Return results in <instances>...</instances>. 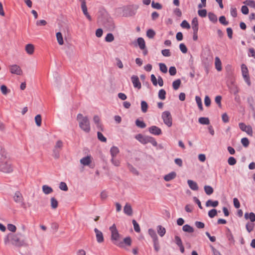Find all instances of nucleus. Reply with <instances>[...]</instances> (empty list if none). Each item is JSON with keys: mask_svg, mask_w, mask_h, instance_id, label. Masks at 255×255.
<instances>
[{"mask_svg": "<svg viewBox=\"0 0 255 255\" xmlns=\"http://www.w3.org/2000/svg\"><path fill=\"white\" fill-rule=\"evenodd\" d=\"M199 123L203 125H208L210 124V121L208 118L201 117L198 120Z\"/></svg>", "mask_w": 255, "mask_h": 255, "instance_id": "nucleus-30", "label": "nucleus"}, {"mask_svg": "<svg viewBox=\"0 0 255 255\" xmlns=\"http://www.w3.org/2000/svg\"><path fill=\"white\" fill-rule=\"evenodd\" d=\"M131 80L134 88H137L138 89H140L141 88V83L137 76H132L131 77Z\"/></svg>", "mask_w": 255, "mask_h": 255, "instance_id": "nucleus-12", "label": "nucleus"}, {"mask_svg": "<svg viewBox=\"0 0 255 255\" xmlns=\"http://www.w3.org/2000/svg\"><path fill=\"white\" fill-rule=\"evenodd\" d=\"M215 67L218 71L222 70V63L218 57L215 58Z\"/></svg>", "mask_w": 255, "mask_h": 255, "instance_id": "nucleus-25", "label": "nucleus"}, {"mask_svg": "<svg viewBox=\"0 0 255 255\" xmlns=\"http://www.w3.org/2000/svg\"><path fill=\"white\" fill-rule=\"evenodd\" d=\"M35 122L38 127H40L41 125V116L40 115H37L35 117Z\"/></svg>", "mask_w": 255, "mask_h": 255, "instance_id": "nucleus-49", "label": "nucleus"}, {"mask_svg": "<svg viewBox=\"0 0 255 255\" xmlns=\"http://www.w3.org/2000/svg\"><path fill=\"white\" fill-rule=\"evenodd\" d=\"M56 35L59 44L61 45H63L64 41L62 33L60 32H58L56 33Z\"/></svg>", "mask_w": 255, "mask_h": 255, "instance_id": "nucleus-34", "label": "nucleus"}, {"mask_svg": "<svg viewBox=\"0 0 255 255\" xmlns=\"http://www.w3.org/2000/svg\"><path fill=\"white\" fill-rule=\"evenodd\" d=\"M42 188L43 193L46 195L49 194L53 192L52 188L47 185H43Z\"/></svg>", "mask_w": 255, "mask_h": 255, "instance_id": "nucleus-24", "label": "nucleus"}, {"mask_svg": "<svg viewBox=\"0 0 255 255\" xmlns=\"http://www.w3.org/2000/svg\"><path fill=\"white\" fill-rule=\"evenodd\" d=\"M120 151L118 147L113 146L110 149V153L112 157H115L119 153Z\"/></svg>", "mask_w": 255, "mask_h": 255, "instance_id": "nucleus-19", "label": "nucleus"}, {"mask_svg": "<svg viewBox=\"0 0 255 255\" xmlns=\"http://www.w3.org/2000/svg\"><path fill=\"white\" fill-rule=\"evenodd\" d=\"M124 212L128 216L132 215L133 211L131 205L128 203H126L124 207Z\"/></svg>", "mask_w": 255, "mask_h": 255, "instance_id": "nucleus-14", "label": "nucleus"}, {"mask_svg": "<svg viewBox=\"0 0 255 255\" xmlns=\"http://www.w3.org/2000/svg\"><path fill=\"white\" fill-rule=\"evenodd\" d=\"M135 46H138L140 49H144L145 42L142 37H138L136 40V43L134 44Z\"/></svg>", "mask_w": 255, "mask_h": 255, "instance_id": "nucleus-15", "label": "nucleus"}, {"mask_svg": "<svg viewBox=\"0 0 255 255\" xmlns=\"http://www.w3.org/2000/svg\"><path fill=\"white\" fill-rule=\"evenodd\" d=\"M182 230L184 232L189 233H192L194 232L193 228L188 224L184 225L182 227Z\"/></svg>", "mask_w": 255, "mask_h": 255, "instance_id": "nucleus-27", "label": "nucleus"}, {"mask_svg": "<svg viewBox=\"0 0 255 255\" xmlns=\"http://www.w3.org/2000/svg\"><path fill=\"white\" fill-rule=\"evenodd\" d=\"M157 230L158 235L161 237L164 236L166 233V230L165 228L163 227L161 225H158L157 227Z\"/></svg>", "mask_w": 255, "mask_h": 255, "instance_id": "nucleus-23", "label": "nucleus"}, {"mask_svg": "<svg viewBox=\"0 0 255 255\" xmlns=\"http://www.w3.org/2000/svg\"><path fill=\"white\" fill-rule=\"evenodd\" d=\"M230 91L231 93L234 95H236L238 93V90L236 86L233 85L232 87H229Z\"/></svg>", "mask_w": 255, "mask_h": 255, "instance_id": "nucleus-58", "label": "nucleus"}, {"mask_svg": "<svg viewBox=\"0 0 255 255\" xmlns=\"http://www.w3.org/2000/svg\"><path fill=\"white\" fill-rule=\"evenodd\" d=\"M104 26L108 30L113 31L115 28V24L114 20L111 17H108L104 21Z\"/></svg>", "mask_w": 255, "mask_h": 255, "instance_id": "nucleus-6", "label": "nucleus"}, {"mask_svg": "<svg viewBox=\"0 0 255 255\" xmlns=\"http://www.w3.org/2000/svg\"><path fill=\"white\" fill-rule=\"evenodd\" d=\"M241 11L245 15H247L249 13V8L246 4L245 5H243L242 6Z\"/></svg>", "mask_w": 255, "mask_h": 255, "instance_id": "nucleus-62", "label": "nucleus"}, {"mask_svg": "<svg viewBox=\"0 0 255 255\" xmlns=\"http://www.w3.org/2000/svg\"><path fill=\"white\" fill-rule=\"evenodd\" d=\"M105 40L106 42H111L114 40V36L111 33H108L105 37Z\"/></svg>", "mask_w": 255, "mask_h": 255, "instance_id": "nucleus-44", "label": "nucleus"}, {"mask_svg": "<svg viewBox=\"0 0 255 255\" xmlns=\"http://www.w3.org/2000/svg\"><path fill=\"white\" fill-rule=\"evenodd\" d=\"M181 84L180 79H178L174 81L172 83V87L174 90H177L179 89Z\"/></svg>", "mask_w": 255, "mask_h": 255, "instance_id": "nucleus-31", "label": "nucleus"}, {"mask_svg": "<svg viewBox=\"0 0 255 255\" xmlns=\"http://www.w3.org/2000/svg\"><path fill=\"white\" fill-rule=\"evenodd\" d=\"M121 238H116L111 240L113 243L121 248H124V244L127 246H130L131 245V239L130 237L125 238L123 241H121Z\"/></svg>", "mask_w": 255, "mask_h": 255, "instance_id": "nucleus-4", "label": "nucleus"}, {"mask_svg": "<svg viewBox=\"0 0 255 255\" xmlns=\"http://www.w3.org/2000/svg\"><path fill=\"white\" fill-rule=\"evenodd\" d=\"M195 100L199 109H200V110L202 111L203 110V108L201 98L198 96H196L195 97Z\"/></svg>", "mask_w": 255, "mask_h": 255, "instance_id": "nucleus-37", "label": "nucleus"}, {"mask_svg": "<svg viewBox=\"0 0 255 255\" xmlns=\"http://www.w3.org/2000/svg\"><path fill=\"white\" fill-rule=\"evenodd\" d=\"M243 3L248 6L255 8V1L254 0H246Z\"/></svg>", "mask_w": 255, "mask_h": 255, "instance_id": "nucleus-43", "label": "nucleus"}, {"mask_svg": "<svg viewBox=\"0 0 255 255\" xmlns=\"http://www.w3.org/2000/svg\"><path fill=\"white\" fill-rule=\"evenodd\" d=\"M169 73L171 76H174L177 73V70L175 67L171 66L169 69Z\"/></svg>", "mask_w": 255, "mask_h": 255, "instance_id": "nucleus-61", "label": "nucleus"}, {"mask_svg": "<svg viewBox=\"0 0 255 255\" xmlns=\"http://www.w3.org/2000/svg\"><path fill=\"white\" fill-rule=\"evenodd\" d=\"M208 17L211 21L213 23H216L217 22L218 18L216 14H215L213 12H209L208 13Z\"/></svg>", "mask_w": 255, "mask_h": 255, "instance_id": "nucleus-33", "label": "nucleus"}, {"mask_svg": "<svg viewBox=\"0 0 255 255\" xmlns=\"http://www.w3.org/2000/svg\"><path fill=\"white\" fill-rule=\"evenodd\" d=\"M128 167L129 170L132 172L133 174L138 175L139 174L138 171L134 168L131 164L128 163Z\"/></svg>", "mask_w": 255, "mask_h": 255, "instance_id": "nucleus-38", "label": "nucleus"}, {"mask_svg": "<svg viewBox=\"0 0 255 255\" xmlns=\"http://www.w3.org/2000/svg\"><path fill=\"white\" fill-rule=\"evenodd\" d=\"M249 56L254 57L255 59V50L254 49V48H250L249 50Z\"/></svg>", "mask_w": 255, "mask_h": 255, "instance_id": "nucleus-64", "label": "nucleus"}, {"mask_svg": "<svg viewBox=\"0 0 255 255\" xmlns=\"http://www.w3.org/2000/svg\"><path fill=\"white\" fill-rule=\"evenodd\" d=\"M132 222L133 225L134 231L137 233H139L140 231V229L139 224L135 220H133Z\"/></svg>", "mask_w": 255, "mask_h": 255, "instance_id": "nucleus-45", "label": "nucleus"}, {"mask_svg": "<svg viewBox=\"0 0 255 255\" xmlns=\"http://www.w3.org/2000/svg\"><path fill=\"white\" fill-rule=\"evenodd\" d=\"M179 49L183 53H186L187 52V48L184 43H182L179 44Z\"/></svg>", "mask_w": 255, "mask_h": 255, "instance_id": "nucleus-57", "label": "nucleus"}, {"mask_svg": "<svg viewBox=\"0 0 255 255\" xmlns=\"http://www.w3.org/2000/svg\"><path fill=\"white\" fill-rule=\"evenodd\" d=\"M241 143L245 147H247L249 145L250 142L247 137H243L241 139Z\"/></svg>", "mask_w": 255, "mask_h": 255, "instance_id": "nucleus-52", "label": "nucleus"}, {"mask_svg": "<svg viewBox=\"0 0 255 255\" xmlns=\"http://www.w3.org/2000/svg\"><path fill=\"white\" fill-rule=\"evenodd\" d=\"M34 46L31 44H28L25 46V50L29 54H32L34 52Z\"/></svg>", "mask_w": 255, "mask_h": 255, "instance_id": "nucleus-29", "label": "nucleus"}, {"mask_svg": "<svg viewBox=\"0 0 255 255\" xmlns=\"http://www.w3.org/2000/svg\"><path fill=\"white\" fill-rule=\"evenodd\" d=\"M176 173L174 171H172L166 175L164 177V179L166 181H169L176 177Z\"/></svg>", "mask_w": 255, "mask_h": 255, "instance_id": "nucleus-17", "label": "nucleus"}, {"mask_svg": "<svg viewBox=\"0 0 255 255\" xmlns=\"http://www.w3.org/2000/svg\"><path fill=\"white\" fill-rule=\"evenodd\" d=\"M187 183H188L190 188L191 189H192V190L197 191L198 190L199 187H198L197 183L196 182H195L192 180H188L187 181Z\"/></svg>", "mask_w": 255, "mask_h": 255, "instance_id": "nucleus-16", "label": "nucleus"}, {"mask_svg": "<svg viewBox=\"0 0 255 255\" xmlns=\"http://www.w3.org/2000/svg\"><path fill=\"white\" fill-rule=\"evenodd\" d=\"M241 71L243 76L249 75L248 68L245 64H242L241 65Z\"/></svg>", "mask_w": 255, "mask_h": 255, "instance_id": "nucleus-35", "label": "nucleus"}, {"mask_svg": "<svg viewBox=\"0 0 255 255\" xmlns=\"http://www.w3.org/2000/svg\"><path fill=\"white\" fill-rule=\"evenodd\" d=\"M59 188L64 191H67L68 190L67 184L64 182H61L59 184Z\"/></svg>", "mask_w": 255, "mask_h": 255, "instance_id": "nucleus-55", "label": "nucleus"}, {"mask_svg": "<svg viewBox=\"0 0 255 255\" xmlns=\"http://www.w3.org/2000/svg\"><path fill=\"white\" fill-rule=\"evenodd\" d=\"M149 132L155 135H159L162 134L161 129L157 126H152L148 128Z\"/></svg>", "mask_w": 255, "mask_h": 255, "instance_id": "nucleus-11", "label": "nucleus"}, {"mask_svg": "<svg viewBox=\"0 0 255 255\" xmlns=\"http://www.w3.org/2000/svg\"><path fill=\"white\" fill-rule=\"evenodd\" d=\"M58 203L57 200L54 198L52 197L51 198V206L52 209H56L57 208Z\"/></svg>", "mask_w": 255, "mask_h": 255, "instance_id": "nucleus-42", "label": "nucleus"}, {"mask_svg": "<svg viewBox=\"0 0 255 255\" xmlns=\"http://www.w3.org/2000/svg\"><path fill=\"white\" fill-rule=\"evenodd\" d=\"M219 22L224 25H227L229 24V22L226 20L225 16H221L219 18Z\"/></svg>", "mask_w": 255, "mask_h": 255, "instance_id": "nucleus-48", "label": "nucleus"}, {"mask_svg": "<svg viewBox=\"0 0 255 255\" xmlns=\"http://www.w3.org/2000/svg\"><path fill=\"white\" fill-rule=\"evenodd\" d=\"M111 233V240L116 238H121L122 236L119 234L115 224H113L109 228Z\"/></svg>", "mask_w": 255, "mask_h": 255, "instance_id": "nucleus-9", "label": "nucleus"}, {"mask_svg": "<svg viewBox=\"0 0 255 255\" xmlns=\"http://www.w3.org/2000/svg\"><path fill=\"white\" fill-rule=\"evenodd\" d=\"M13 200L16 203H19L22 207L25 208V204L23 202V196L19 191H17L15 192Z\"/></svg>", "mask_w": 255, "mask_h": 255, "instance_id": "nucleus-7", "label": "nucleus"}, {"mask_svg": "<svg viewBox=\"0 0 255 255\" xmlns=\"http://www.w3.org/2000/svg\"><path fill=\"white\" fill-rule=\"evenodd\" d=\"M4 242L5 245L10 242L12 245L18 247L25 246L27 244L25 236L19 232L15 234L9 233L5 237Z\"/></svg>", "mask_w": 255, "mask_h": 255, "instance_id": "nucleus-1", "label": "nucleus"}, {"mask_svg": "<svg viewBox=\"0 0 255 255\" xmlns=\"http://www.w3.org/2000/svg\"><path fill=\"white\" fill-rule=\"evenodd\" d=\"M135 125L141 128H144L146 127V125L143 120H140L139 119H136L135 122Z\"/></svg>", "mask_w": 255, "mask_h": 255, "instance_id": "nucleus-26", "label": "nucleus"}, {"mask_svg": "<svg viewBox=\"0 0 255 255\" xmlns=\"http://www.w3.org/2000/svg\"><path fill=\"white\" fill-rule=\"evenodd\" d=\"M0 167L1 170L5 173H10L12 168L7 162L6 153L5 150L0 146Z\"/></svg>", "mask_w": 255, "mask_h": 255, "instance_id": "nucleus-2", "label": "nucleus"}, {"mask_svg": "<svg viewBox=\"0 0 255 255\" xmlns=\"http://www.w3.org/2000/svg\"><path fill=\"white\" fill-rule=\"evenodd\" d=\"M153 242L154 249L156 252H158L160 250V246H159V243L158 241V239L153 241Z\"/></svg>", "mask_w": 255, "mask_h": 255, "instance_id": "nucleus-54", "label": "nucleus"}, {"mask_svg": "<svg viewBox=\"0 0 255 255\" xmlns=\"http://www.w3.org/2000/svg\"><path fill=\"white\" fill-rule=\"evenodd\" d=\"M148 108V105L146 102L145 101H141V110L142 113H145L147 112Z\"/></svg>", "mask_w": 255, "mask_h": 255, "instance_id": "nucleus-28", "label": "nucleus"}, {"mask_svg": "<svg viewBox=\"0 0 255 255\" xmlns=\"http://www.w3.org/2000/svg\"><path fill=\"white\" fill-rule=\"evenodd\" d=\"M174 238H175V243L178 247L181 246V245H183L182 240L179 236H175Z\"/></svg>", "mask_w": 255, "mask_h": 255, "instance_id": "nucleus-59", "label": "nucleus"}, {"mask_svg": "<svg viewBox=\"0 0 255 255\" xmlns=\"http://www.w3.org/2000/svg\"><path fill=\"white\" fill-rule=\"evenodd\" d=\"M199 15L202 17H204L207 15V10L205 9H200L198 11Z\"/></svg>", "mask_w": 255, "mask_h": 255, "instance_id": "nucleus-63", "label": "nucleus"}, {"mask_svg": "<svg viewBox=\"0 0 255 255\" xmlns=\"http://www.w3.org/2000/svg\"><path fill=\"white\" fill-rule=\"evenodd\" d=\"M81 8L84 14L90 21H91L92 20V18L91 16L89 14V13L88 12L86 4H83V5H81Z\"/></svg>", "mask_w": 255, "mask_h": 255, "instance_id": "nucleus-21", "label": "nucleus"}, {"mask_svg": "<svg viewBox=\"0 0 255 255\" xmlns=\"http://www.w3.org/2000/svg\"><path fill=\"white\" fill-rule=\"evenodd\" d=\"M9 70L12 74L17 75H21L22 73V70L17 65L14 64L9 67Z\"/></svg>", "mask_w": 255, "mask_h": 255, "instance_id": "nucleus-10", "label": "nucleus"}, {"mask_svg": "<svg viewBox=\"0 0 255 255\" xmlns=\"http://www.w3.org/2000/svg\"><path fill=\"white\" fill-rule=\"evenodd\" d=\"M148 233L149 236L152 239L153 241L158 239L156 233L153 229L151 228L149 229L148 230Z\"/></svg>", "mask_w": 255, "mask_h": 255, "instance_id": "nucleus-22", "label": "nucleus"}, {"mask_svg": "<svg viewBox=\"0 0 255 255\" xmlns=\"http://www.w3.org/2000/svg\"><path fill=\"white\" fill-rule=\"evenodd\" d=\"M159 69L162 72H163L164 73H166L167 72V68L164 63H160L159 64Z\"/></svg>", "mask_w": 255, "mask_h": 255, "instance_id": "nucleus-46", "label": "nucleus"}, {"mask_svg": "<svg viewBox=\"0 0 255 255\" xmlns=\"http://www.w3.org/2000/svg\"><path fill=\"white\" fill-rule=\"evenodd\" d=\"M217 215V211L215 209L210 210L208 212V216L210 218H213Z\"/></svg>", "mask_w": 255, "mask_h": 255, "instance_id": "nucleus-47", "label": "nucleus"}, {"mask_svg": "<svg viewBox=\"0 0 255 255\" xmlns=\"http://www.w3.org/2000/svg\"><path fill=\"white\" fill-rule=\"evenodd\" d=\"M94 232L96 234L97 242L99 243H103L104 241V238L102 232L99 230L97 228L94 229Z\"/></svg>", "mask_w": 255, "mask_h": 255, "instance_id": "nucleus-13", "label": "nucleus"}, {"mask_svg": "<svg viewBox=\"0 0 255 255\" xmlns=\"http://www.w3.org/2000/svg\"><path fill=\"white\" fill-rule=\"evenodd\" d=\"M124 15L126 16H132L135 14L134 12L130 8H127L124 10Z\"/></svg>", "mask_w": 255, "mask_h": 255, "instance_id": "nucleus-41", "label": "nucleus"}, {"mask_svg": "<svg viewBox=\"0 0 255 255\" xmlns=\"http://www.w3.org/2000/svg\"><path fill=\"white\" fill-rule=\"evenodd\" d=\"M0 90L1 93L5 95L10 92V90L8 89L7 87L4 85H2L0 86Z\"/></svg>", "mask_w": 255, "mask_h": 255, "instance_id": "nucleus-53", "label": "nucleus"}, {"mask_svg": "<svg viewBox=\"0 0 255 255\" xmlns=\"http://www.w3.org/2000/svg\"><path fill=\"white\" fill-rule=\"evenodd\" d=\"M228 162L230 165H234L236 164L237 160L234 157L231 156L228 158Z\"/></svg>", "mask_w": 255, "mask_h": 255, "instance_id": "nucleus-60", "label": "nucleus"}, {"mask_svg": "<svg viewBox=\"0 0 255 255\" xmlns=\"http://www.w3.org/2000/svg\"><path fill=\"white\" fill-rule=\"evenodd\" d=\"M162 119L164 123L168 127H171L172 125V119L171 115L169 111H164L162 113Z\"/></svg>", "mask_w": 255, "mask_h": 255, "instance_id": "nucleus-5", "label": "nucleus"}, {"mask_svg": "<svg viewBox=\"0 0 255 255\" xmlns=\"http://www.w3.org/2000/svg\"><path fill=\"white\" fill-rule=\"evenodd\" d=\"M151 6L152 8L157 9H161L162 8V6L160 3L159 2H155L154 1H152L151 3Z\"/></svg>", "mask_w": 255, "mask_h": 255, "instance_id": "nucleus-50", "label": "nucleus"}, {"mask_svg": "<svg viewBox=\"0 0 255 255\" xmlns=\"http://www.w3.org/2000/svg\"><path fill=\"white\" fill-rule=\"evenodd\" d=\"M158 96L160 100H165L166 98V91L165 90L163 89H160L158 92Z\"/></svg>", "mask_w": 255, "mask_h": 255, "instance_id": "nucleus-36", "label": "nucleus"}, {"mask_svg": "<svg viewBox=\"0 0 255 255\" xmlns=\"http://www.w3.org/2000/svg\"><path fill=\"white\" fill-rule=\"evenodd\" d=\"M204 189L206 194L208 195H211L214 192L213 188L209 185L204 186Z\"/></svg>", "mask_w": 255, "mask_h": 255, "instance_id": "nucleus-32", "label": "nucleus"}, {"mask_svg": "<svg viewBox=\"0 0 255 255\" xmlns=\"http://www.w3.org/2000/svg\"><path fill=\"white\" fill-rule=\"evenodd\" d=\"M77 119L79 121V127L85 132L89 133L90 131L91 128L88 118L86 116L84 117L81 114H78Z\"/></svg>", "mask_w": 255, "mask_h": 255, "instance_id": "nucleus-3", "label": "nucleus"}, {"mask_svg": "<svg viewBox=\"0 0 255 255\" xmlns=\"http://www.w3.org/2000/svg\"><path fill=\"white\" fill-rule=\"evenodd\" d=\"M255 224L253 223L248 222L246 225V228L249 233H251L254 228Z\"/></svg>", "mask_w": 255, "mask_h": 255, "instance_id": "nucleus-39", "label": "nucleus"}, {"mask_svg": "<svg viewBox=\"0 0 255 255\" xmlns=\"http://www.w3.org/2000/svg\"><path fill=\"white\" fill-rule=\"evenodd\" d=\"M180 26L183 28L189 29L190 25L187 20H184L180 24Z\"/></svg>", "mask_w": 255, "mask_h": 255, "instance_id": "nucleus-56", "label": "nucleus"}, {"mask_svg": "<svg viewBox=\"0 0 255 255\" xmlns=\"http://www.w3.org/2000/svg\"><path fill=\"white\" fill-rule=\"evenodd\" d=\"M80 162L84 166L88 165L91 162L90 156H87L81 159Z\"/></svg>", "mask_w": 255, "mask_h": 255, "instance_id": "nucleus-18", "label": "nucleus"}, {"mask_svg": "<svg viewBox=\"0 0 255 255\" xmlns=\"http://www.w3.org/2000/svg\"><path fill=\"white\" fill-rule=\"evenodd\" d=\"M97 136L99 140L104 142H106L107 141L106 137H105L102 133V132H101L100 131H98Z\"/></svg>", "mask_w": 255, "mask_h": 255, "instance_id": "nucleus-51", "label": "nucleus"}, {"mask_svg": "<svg viewBox=\"0 0 255 255\" xmlns=\"http://www.w3.org/2000/svg\"><path fill=\"white\" fill-rule=\"evenodd\" d=\"M155 35V32L152 29H149L146 31V36L149 38H153Z\"/></svg>", "mask_w": 255, "mask_h": 255, "instance_id": "nucleus-40", "label": "nucleus"}, {"mask_svg": "<svg viewBox=\"0 0 255 255\" xmlns=\"http://www.w3.org/2000/svg\"><path fill=\"white\" fill-rule=\"evenodd\" d=\"M239 127L241 130L246 132L250 136H253V128L251 126H247L244 123H240L239 124Z\"/></svg>", "mask_w": 255, "mask_h": 255, "instance_id": "nucleus-8", "label": "nucleus"}, {"mask_svg": "<svg viewBox=\"0 0 255 255\" xmlns=\"http://www.w3.org/2000/svg\"><path fill=\"white\" fill-rule=\"evenodd\" d=\"M219 205V202L217 200L213 201L212 200H208L206 203V206L207 207H216Z\"/></svg>", "mask_w": 255, "mask_h": 255, "instance_id": "nucleus-20", "label": "nucleus"}]
</instances>
